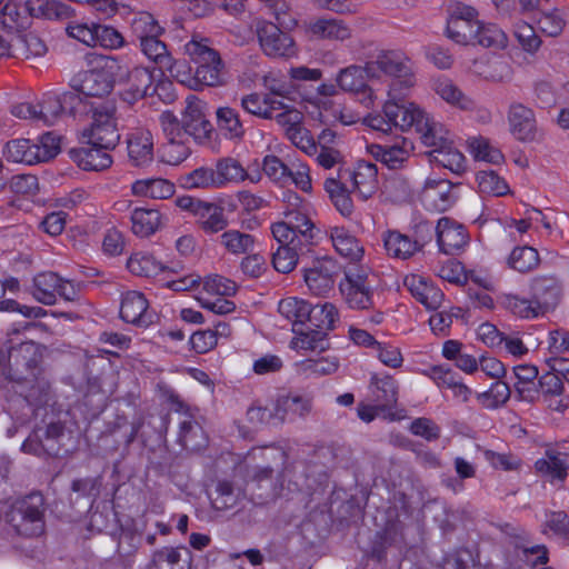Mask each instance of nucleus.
Instances as JSON below:
<instances>
[{
  "label": "nucleus",
  "instance_id": "f257e3e1",
  "mask_svg": "<svg viewBox=\"0 0 569 569\" xmlns=\"http://www.w3.org/2000/svg\"><path fill=\"white\" fill-rule=\"evenodd\" d=\"M0 518L9 532L27 538H39L46 531V501L32 492L3 503Z\"/></svg>",
  "mask_w": 569,
  "mask_h": 569
},
{
  "label": "nucleus",
  "instance_id": "f03ea898",
  "mask_svg": "<svg viewBox=\"0 0 569 569\" xmlns=\"http://www.w3.org/2000/svg\"><path fill=\"white\" fill-rule=\"evenodd\" d=\"M368 77L376 79L379 71L393 78L388 97L399 99L407 94L416 84V76L411 59L400 50H381L367 62Z\"/></svg>",
  "mask_w": 569,
  "mask_h": 569
},
{
  "label": "nucleus",
  "instance_id": "7ed1b4c3",
  "mask_svg": "<svg viewBox=\"0 0 569 569\" xmlns=\"http://www.w3.org/2000/svg\"><path fill=\"white\" fill-rule=\"evenodd\" d=\"M184 50L197 66L194 73L198 90L206 87H222L227 83L224 63L219 52L211 47L208 38L193 36L184 44Z\"/></svg>",
  "mask_w": 569,
  "mask_h": 569
},
{
  "label": "nucleus",
  "instance_id": "20e7f679",
  "mask_svg": "<svg viewBox=\"0 0 569 569\" xmlns=\"http://www.w3.org/2000/svg\"><path fill=\"white\" fill-rule=\"evenodd\" d=\"M60 152V137L53 132L43 133L37 140L14 139L6 144L4 156L8 161L37 164L54 158Z\"/></svg>",
  "mask_w": 569,
  "mask_h": 569
},
{
  "label": "nucleus",
  "instance_id": "39448f33",
  "mask_svg": "<svg viewBox=\"0 0 569 569\" xmlns=\"http://www.w3.org/2000/svg\"><path fill=\"white\" fill-rule=\"evenodd\" d=\"M340 292L355 310H367L375 307L373 281L367 267H351L345 271V279L339 283Z\"/></svg>",
  "mask_w": 569,
  "mask_h": 569
},
{
  "label": "nucleus",
  "instance_id": "423d86ee",
  "mask_svg": "<svg viewBox=\"0 0 569 569\" xmlns=\"http://www.w3.org/2000/svg\"><path fill=\"white\" fill-rule=\"evenodd\" d=\"M284 221L271 226V233L279 246H311L316 237V227L308 216L284 212Z\"/></svg>",
  "mask_w": 569,
  "mask_h": 569
},
{
  "label": "nucleus",
  "instance_id": "0eeeda50",
  "mask_svg": "<svg viewBox=\"0 0 569 569\" xmlns=\"http://www.w3.org/2000/svg\"><path fill=\"white\" fill-rule=\"evenodd\" d=\"M114 112L111 104L93 108L92 121L82 132V138L88 144L104 149H113L118 144L120 132Z\"/></svg>",
  "mask_w": 569,
  "mask_h": 569
},
{
  "label": "nucleus",
  "instance_id": "6e6552de",
  "mask_svg": "<svg viewBox=\"0 0 569 569\" xmlns=\"http://www.w3.org/2000/svg\"><path fill=\"white\" fill-rule=\"evenodd\" d=\"M37 107L38 122L51 126L66 114L76 116L82 112V98L74 91L47 92Z\"/></svg>",
  "mask_w": 569,
  "mask_h": 569
},
{
  "label": "nucleus",
  "instance_id": "1a4fd4ad",
  "mask_svg": "<svg viewBox=\"0 0 569 569\" xmlns=\"http://www.w3.org/2000/svg\"><path fill=\"white\" fill-rule=\"evenodd\" d=\"M480 21L479 13L473 7L457 2L449 9L447 36L458 44L470 46L476 39L475 33Z\"/></svg>",
  "mask_w": 569,
  "mask_h": 569
},
{
  "label": "nucleus",
  "instance_id": "9d476101",
  "mask_svg": "<svg viewBox=\"0 0 569 569\" xmlns=\"http://www.w3.org/2000/svg\"><path fill=\"white\" fill-rule=\"evenodd\" d=\"M240 107L249 114L261 119H281L288 117L296 122L298 112L286 104L278 96L271 93L251 92L240 98Z\"/></svg>",
  "mask_w": 569,
  "mask_h": 569
},
{
  "label": "nucleus",
  "instance_id": "9b49d317",
  "mask_svg": "<svg viewBox=\"0 0 569 569\" xmlns=\"http://www.w3.org/2000/svg\"><path fill=\"white\" fill-rule=\"evenodd\" d=\"M31 293L37 301L47 306L54 305L58 296L68 301L77 297L74 286L51 271L41 272L34 277Z\"/></svg>",
  "mask_w": 569,
  "mask_h": 569
},
{
  "label": "nucleus",
  "instance_id": "f8f14e48",
  "mask_svg": "<svg viewBox=\"0 0 569 569\" xmlns=\"http://www.w3.org/2000/svg\"><path fill=\"white\" fill-rule=\"evenodd\" d=\"M257 37L261 50L268 57L291 58L297 53L293 39L272 22H258Z\"/></svg>",
  "mask_w": 569,
  "mask_h": 569
},
{
  "label": "nucleus",
  "instance_id": "ddd939ff",
  "mask_svg": "<svg viewBox=\"0 0 569 569\" xmlns=\"http://www.w3.org/2000/svg\"><path fill=\"white\" fill-rule=\"evenodd\" d=\"M509 131L512 137L520 142H539L543 133L538 127L536 114L532 109L520 103L513 102L508 110Z\"/></svg>",
  "mask_w": 569,
  "mask_h": 569
},
{
  "label": "nucleus",
  "instance_id": "4468645a",
  "mask_svg": "<svg viewBox=\"0 0 569 569\" xmlns=\"http://www.w3.org/2000/svg\"><path fill=\"white\" fill-rule=\"evenodd\" d=\"M368 77L367 63L361 67L350 64L339 70L336 76V83L343 92L359 94V101L367 108L373 106L376 97L373 90L367 84Z\"/></svg>",
  "mask_w": 569,
  "mask_h": 569
},
{
  "label": "nucleus",
  "instance_id": "2eb2a0df",
  "mask_svg": "<svg viewBox=\"0 0 569 569\" xmlns=\"http://www.w3.org/2000/svg\"><path fill=\"white\" fill-rule=\"evenodd\" d=\"M420 198L427 210L443 212L455 204L458 194L449 180L430 177L425 182Z\"/></svg>",
  "mask_w": 569,
  "mask_h": 569
},
{
  "label": "nucleus",
  "instance_id": "dca6fc26",
  "mask_svg": "<svg viewBox=\"0 0 569 569\" xmlns=\"http://www.w3.org/2000/svg\"><path fill=\"white\" fill-rule=\"evenodd\" d=\"M181 120L189 136L198 143H204L210 139L213 127L206 116V103L190 96L186 99V108Z\"/></svg>",
  "mask_w": 569,
  "mask_h": 569
},
{
  "label": "nucleus",
  "instance_id": "f3484780",
  "mask_svg": "<svg viewBox=\"0 0 569 569\" xmlns=\"http://www.w3.org/2000/svg\"><path fill=\"white\" fill-rule=\"evenodd\" d=\"M400 99L389 97L383 106L386 117L389 118L393 128H398L401 131L415 128L418 131L420 122H423L428 114L416 103L399 102Z\"/></svg>",
  "mask_w": 569,
  "mask_h": 569
},
{
  "label": "nucleus",
  "instance_id": "a211bd4d",
  "mask_svg": "<svg viewBox=\"0 0 569 569\" xmlns=\"http://www.w3.org/2000/svg\"><path fill=\"white\" fill-rule=\"evenodd\" d=\"M339 268L331 259L313 262L305 271V282L316 296H326L333 290Z\"/></svg>",
  "mask_w": 569,
  "mask_h": 569
},
{
  "label": "nucleus",
  "instance_id": "6ab92c4d",
  "mask_svg": "<svg viewBox=\"0 0 569 569\" xmlns=\"http://www.w3.org/2000/svg\"><path fill=\"white\" fill-rule=\"evenodd\" d=\"M436 233L439 249L446 254L457 253L468 242L466 228L448 217L438 220Z\"/></svg>",
  "mask_w": 569,
  "mask_h": 569
},
{
  "label": "nucleus",
  "instance_id": "aec40b11",
  "mask_svg": "<svg viewBox=\"0 0 569 569\" xmlns=\"http://www.w3.org/2000/svg\"><path fill=\"white\" fill-rule=\"evenodd\" d=\"M345 174L361 200L371 198L379 189L378 169L373 163L359 161L353 170H347Z\"/></svg>",
  "mask_w": 569,
  "mask_h": 569
},
{
  "label": "nucleus",
  "instance_id": "412c9836",
  "mask_svg": "<svg viewBox=\"0 0 569 569\" xmlns=\"http://www.w3.org/2000/svg\"><path fill=\"white\" fill-rule=\"evenodd\" d=\"M531 297L541 316L553 309L561 297V286L555 277H537L531 282Z\"/></svg>",
  "mask_w": 569,
  "mask_h": 569
},
{
  "label": "nucleus",
  "instance_id": "4be33fe9",
  "mask_svg": "<svg viewBox=\"0 0 569 569\" xmlns=\"http://www.w3.org/2000/svg\"><path fill=\"white\" fill-rule=\"evenodd\" d=\"M405 287L413 298L429 310H437L441 307L445 295L432 282L419 274H408L403 280Z\"/></svg>",
  "mask_w": 569,
  "mask_h": 569
},
{
  "label": "nucleus",
  "instance_id": "5701e85b",
  "mask_svg": "<svg viewBox=\"0 0 569 569\" xmlns=\"http://www.w3.org/2000/svg\"><path fill=\"white\" fill-rule=\"evenodd\" d=\"M127 149L132 166H149L154 157L152 133L148 129H136L128 136Z\"/></svg>",
  "mask_w": 569,
  "mask_h": 569
},
{
  "label": "nucleus",
  "instance_id": "b1692460",
  "mask_svg": "<svg viewBox=\"0 0 569 569\" xmlns=\"http://www.w3.org/2000/svg\"><path fill=\"white\" fill-rule=\"evenodd\" d=\"M149 302L139 291H128L122 296L120 317L123 321L137 326H148L152 316L148 311Z\"/></svg>",
  "mask_w": 569,
  "mask_h": 569
},
{
  "label": "nucleus",
  "instance_id": "393cba45",
  "mask_svg": "<svg viewBox=\"0 0 569 569\" xmlns=\"http://www.w3.org/2000/svg\"><path fill=\"white\" fill-rule=\"evenodd\" d=\"M153 78L146 67H133L129 70L124 81L126 87L121 92L122 99L132 104L148 94Z\"/></svg>",
  "mask_w": 569,
  "mask_h": 569
},
{
  "label": "nucleus",
  "instance_id": "a878e982",
  "mask_svg": "<svg viewBox=\"0 0 569 569\" xmlns=\"http://www.w3.org/2000/svg\"><path fill=\"white\" fill-rule=\"evenodd\" d=\"M107 77L108 76H104L97 64H94L93 69L86 71L82 74L78 90L74 91L82 98V112L86 111L87 107L84 98H103L112 91L113 88Z\"/></svg>",
  "mask_w": 569,
  "mask_h": 569
},
{
  "label": "nucleus",
  "instance_id": "bb28decb",
  "mask_svg": "<svg viewBox=\"0 0 569 569\" xmlns=\"http://www.w3.org/2000/svg\"><path fill=\"white\" fill-rule=\"evenodd\" d=\"M196 223L206 234H214L228 227L224 208L218 203L204 201L194 217Z\"/></svg>",
  "mask_w": 569,
  "mask_h": 569
},
{
  "label": "nucleus",
  "instance_id": "cd10ccee",
  "mask_svg": "<svg viewBox=\"0 0 569 569\" xmlns=\"http://www.w3.org/2000/svg\"><path fill=\"white\" fill-rule=\"evenodd\" d=\"M131 192L136 197L164 200L174 194L176 186L164 178H144L132 182Z\"/></svg>",
  "mask_w": 569,
  "mask_h": 569
},
{
  "label": "nucleus",
  "instance_id": "c85d7f7f",
  "mask_svg": "<svg viewBox=\"0 0 569 569\" xmlns=\"http://www.w3.org/2000/svg\"><path fill=\"white\" fill-rule=\"evenodd\" d=\"M216 123L224 139L240 141L246 134L244 122L232 107L222 106L216 110Z\"/></svg>",
  "mask_w": 569,
  "mask_h": 569
},
{
  "label": "nucleus",
  "instance_id": "c756f323",
  "mask_svg": "<svg viewBox=\"0 0 569 569\" xmlns=\"http://www.w3.org/2000/svg\"><path fill=\"white\" fill-rule=\"evenodd\" d=\"M273 406V417L276 421L282 425L287 419L293 416L305 417L312 407L311 400L302 396H283L278 398Z\"/></svg>",
  "mask_w": 569,
  "mask_h": 569
},
{
  "label": "nucleus",
  "instance_id": "7c9ffc66",
  "mask_svg": "<svg viewBox=\"0 0 569 569\" xmlns=\"http://www.w3.org/2000/svg\"><path fill=\"white\" fill-rule=\"evenodd\" d=\"M535 468L539 475L551 482H562L567 478L569 469V456L562 452H547L538 459Z\"/></svg>",
  "mask_w": 569,
  "mask_h": 569
},
{
  "label": "nucleus",
  "instance_id": "2f4dec72",
  "mask_svg": "<svg viewBox=\"0 0 569 569\" xmlns=\"http://www.w3.org/2000/svg\"><path fill=\"white\" fill-rule=\"evenodd\" d=\"M308 31L316 38L332 41H345L351 37L350 27L339 19L320 18L308 24Z\"/></svg>",
  "mask_w": 569,
  "mask_h": 569
},
{
  "label": "nucleus",
  "instance_id": "473e14b6",
  "mask_svg": "<svg viewBox=\"0 0 569 569\" xmlns=\"http://www.w3.org/2000/svg\"><path fill=\"white\" fill-rule=\"evenodd\" d=\"M417 132L420 134L422 143L431 149L430 156L435 153V150L453 141V134L442 123L435 121L429 116L423 122H420Z\"/></svg>",
  "mask_w": 569,
  "mask_h": 569
},
{
  "label": "nucleus",
  "instance_id": "72a5a7b5",
  "mask_svg": "<svg viewBox=\"0 0 569 569\" xmlns=\"http://www.w3.org/2000/svg\"><path fill=\"white\" fill-rule=\"evenodd\" d=\"M219 244L227 253L239 257L253 252L257 238L238 229H224L219 237Z\"/></svg>",
  "mask_w": 569,
  "mask_h": 569
},
{
  "label": "nucleus",
  "instance_id": "f704fd0d",
  "mask_svg": "<svg viewBox=\"0 0 569 569\" xmlns=\"http://www.w3.org/2000/svg\"><path fill=\"white\" fill-rule=\"evenodd\" d=\"M383 244L390 257L402 260L409 259L422 248L416 240L397 230L385 232Z\"/></svg>",
  "mask_w": 569,
  "mask_h": 569
},
{
  "label": "nucleus",
  "instance_id": "c9c22d12",
  "mask_svg": "<svg viewBox=\"0 0 569 569\" xmlns=\"http://www.w3.org/2000/svg\"><path fill=\"white\" fill-rule=\"evenodd\" d=\"M370 390L379 409L392 407L398 399V385L390 375H372Z\"/></svg>",
  "mask_w": 569,
  "mask_h": 569
},
{
  "label": "nucleus",
  "instance_id": "e433bc0d",
  "mask_svg": "<svg viewBox=\"0 0 569 569\" xmlns=\"http://www.w3.org/2000/svg\"><path fill=\"white\" fill-rule=\"evenodd\" d=\"M46 51V44L34 33L11 34L10 57L29 59L32 57H41Z\"/></svg>",
  "mask_w": 569,
  "mask_h": 569
},
{
  "label": "nucleus",
  "instance_id": "4c0bfd02",
  "mask_svg": "<svg viewBox=\"0 0 569 569\" xmlns=\"http://www.w3.org/2000/svg\"><path fill=\"white\" fill-rule=\"evenodd\" d=\"M108 150L89 144V147L74 151L73 159L83 170L101 171L109 168L112 163V158Z\"/></svg>",
  "mask_w": 569,
  "mask_h": 569
},
{
  "label": "nucleus",
  "instance_id": "58836bf2",
  "mask_svg": "<svg viewBox=\"0 0 569 569\" xmlns=\"http://www.w3.org/2000/svg\"><path fill=\"white\" fill-rule=\"evenodd\" d=\"M330 239L336 251L350 261H360L363 257V248L358 240L342 227H332L329 230Z\"/></svg>",
  "mask_w": 569,
  "mask_h": 569
},
{
  "label": "nucleus",
  "instance_id": "ea45409f",
  "mask_svg": "<svg viewBox=\"0 0 569 569\" xmlns=\"http://www.w3.org/2000/svg\"><path fill=\"white\" fill-rule=\"evenodd\" d=\"M516 378L515 389L518 398L523 401L532 402L536 400L539 391L535 388V380L538 377V369L531 365H518L513 367Z\"/></svg>",
  "mask_w": 569,
  "mask_h": 569
},
{
  "label": "nucleus",
  "instance_id": "a19ab883",
  "mask_svg": "<svg viewBox=\"0 0 569 569\" xmlns=\"http://www.w3.org/2000/svg\"><path fill=\"white\" fill-rule=\"evenodd\" d=\"M531 20L538 30L547 37L560 36L567 23L566 13L559 8H546L531 16Z\"/></svg>",
  "mask_w": 569,
  "mask_h": 569
},
{
  "label": "nucleus",
  "instance_id": "79ce46f5",
  "mask_svg": "<svg viewBox=\"0 0 569 569\" xmlns=\"http://www.w3.org/2000/svg\"><path fill=\"white\" fill-rule=\"evenodd\" d=\"M339 359L336 356L306 359L295 363L296 371L306 378L332 375L339 369Z\"/></svg>",
  "mask_w": 569,
  "mask_h": 569
},
{
  "label": "nucleus",
  "instance_id": "37998d69",
  "mask_svg": "<svg viewBox=\"0 0 569 569\" xmlns=\"http://www.w3.org/2000/svg\"><path fill=\"white\" fill-rule=\"evenodd\" d=\"M279 313L293 326L303 325L312 320V307L309 302L297 297H288L280 300Z\"/></svg>",
  "mask_w": 569,
  "mask_h": 569
},
{
  "label": "nucleus",
  "instance_id": "c03bdc74",
  "mask_svg": "<svg viewBox=\"0 0 569 569\" xmlns=\"http://www.w3.org/2000/svg\"><path fill=\"white\" fill-rule=\"evenodd\" d=\"M412 150L411 141L402 139L401 143L392 146H372V154L387 167L395 169L406 161Z\"/></svg>",
  "mask_w": 569,
  "mask_h": 569
},
{
  "label": "nucleus",
  "instance_id": "a18cd8bd",
  "mask_svg": "<svg viewBox=\"0 0 569 569\" xmlns=\"http://www.w3.org/2000/svg\"><path fill=\"white\" fill-rule=\"evenodd\" d=\"M216 184L218 188L230 183H239L248 178L247 170L234 158L219 159L214 166Z\"/></svg>",
  "mask_w": 569,
  "mask_h": 569
},
{
  "label": "nucleus",
  "instance_id": "49530a36",
  "mask_svg": "<svg viewBox=\"0 0 569 569\" xmlns=\"http://www.w3.org/2000/svg\"><path fill=\"white\" fill-rule=\"evenodd\" d=\"M131 224L134 234L141 238L149 237L161 226V214L157 209L136 208L131 212Z\"/></svg>",
  "mask_w": 569,
  "mask_h": 569
},
{
  "label": "nucleus",
  "instance_id": "de8ad7c7",
  "mask_svg": "<svg viewBox=\"0 0 569 569\" xmlns=\"http://www.w3.org/2000/svg\"><path fill=\"white\" fill-rule=\"evenodd\" d=\"M436 93L446 102L462 110L475 108V101L467 97L450 79L439 78L433 83Z\"/></svg>",
  "mask_w": 569,
  "mask_h": 569
},
{
  "label": "nucleus",
  "instance_id": "09e8293b",
  "mask_svg": "<svg viewBox=\"0 0 569 569\" xmlns=\"http://www.w3.org/2000/svg\"><path fill=\"white\" fill-rule=\"evenodd\" d=\"M127 268L132 274L146 278L154 277L167 269L153 254L144 251L132 253L127 261Z\"/></svg>",
  "mask_w": 569,
  "mask_h": 569
},
{
  "label": "nucleus",
  "instance_id": "8fccbe9b",
  "mask_svg": "<svg viewBox=\"0 0 569 569\" xmlns=\"http://www.w3.org/2000/svg\"><path fill=\"white\" fill-rule=\"evenodd\" d=\"M500 305L513 316L521 319H535L541 316L532 299L519 297L512 293H505L499 297Z\"/></svg>",
  "mask_w": 569,
  "mask_h": 569
},
{
  "label": "nucleus",
  "instance_id": "3c124183",
  "mask_svg": "<svg viewBox=\"0 0 569 569\" xmlns=\"http://www.w3.org/2000/svg\"><path fill=\"white\" fill-rule=\"evenodd\" d=\"M475 36L476 39L470 46L502 49L508 42L506 33L497 24L490 22L480 21Z\"/></svg>",
  "mask_w": 569,
  "mask_h": 569
},
{
  "label": "nucleus",
  "instance_id": "603ef678",
  "mask_svg": "<svg viewBox=\"0 0 569 569\" xmlns=\"http://www.w3.org/2000/svg\"><path fill=\"white\" fill-rule=\"evenodd\" d=\"M430 157L433 162L455 173H460L466 169V158L455 146V141H451L441 149L435 150V153Z\"/></svg>",
  "mask_w": 569,
  "mask_h": 569
},
{
  "label": "nucleus",
  "instance_id": "864d4df0",
  "mask_svg": "<svg viewBox=\"0 0 569 569\" xmlns=\"http://www.w3.org/2000/svg\"><path fill=\"white\" fill-rule=\"evenodd\" d=\"M179 440L183 447L192 450L204 447L207 442L202 427L190 416L179 425Z\"/></svg>",
  "mask_w": 569,
  "mask_h": 569
},
{
  "label": "nucleus",
  "instance_id": "5fc2aeb1",
  "mask_svg": "<svg viewBox=\"0 0 569 569\" xmlns=\"http://www.w3.org/2000/svg\"><path fill=\"white\" fill-rule=\"evenodd\" d=\"M513 36L521 50L530 57H535L542 46V40L537 34L536 29L526 21L515 23Z\"/></svg>",
  "mask_w": 569,
  "mask_h": 569
},
{
  "label": "nucleus",
  "instance_id": "6e6d98bb",
  "mask_svg": "<svg viewBox=\"0 0 569 569\" xmlns=\"http://www.w3.org/2000/svg\"><path fill=\"white\" fill-rule=\"evenodd\" d=\"M96 64L104 76H108L112 88L116 82L122 83L130 70L124 59L116 56H99L96 58Z\"/></svg>",
  "mask_w": 569,
  "mask_h": 569
},
{
  "label": "nucleus",
  "instance_id": "4d7b16f0",
  "mask_svg": "<svg viewBox=\"0 0 569 569\" xmlns=\"http://www.w3.org/2000/svg\"><path fill=\"white\" fill-rule=\"evenodd\" d=\"M139 46L146 58L157 64L160 70H162L163 67L170 66L172 57L166 43L159 40V36L149 37L140 41Z\"/></svg>",
  "mask_w": 569,
  "mask_h": 569
},
{
  "label": "nucleus",
  "instance_id": "13d9d810",
  "mask_svg": "<svg viewBox=\"0 0 569 569\" xmlns=\"http://www.w3.org/2000/svg\"><path fill=\"white\" fill-rule=\"evenodd\" d=\"M130 29L139 42L149 37L160 36L163 32V28L154 17L147 11H141L133 16L130 22Z\"/></svg>",
  "mask_w": 569,
  "mask_h": 569
},
{
  "label": "nucleus",
  "instance_id": "bf43d9fd",
  "mask_svg": "<svg viewBox=\"0 0 569 569\" xmlns=\"http://www.w3.org/2000/svg\"><path fill=\"white\" fill-rule=\"evenodd\" d=\"M290 341V347L297 351H323L328 348L326 336L320 330H309L306 332H297Z\"/></svg>",
  "mask_w": 569,
  "mask_h": 569
},
{
  "label": "nucleus",
  "instance_id": "052dcab7",
  "mask_svg": "<svg viewBox=\"0 0 569 569\" xmlns=\"http://www.w3.org/2000/svg\"><path fill=\"white\" fill-rule=\"evenodd\" d=\"M310 246H279L272 254L274 269L282 273L292 271L298 262L299 254L308 250Z\"/></svg>",
  "mask_w": 569,
  "mask_h": 569
},
{
  "label": "nucleus",
  "instance_id": "680f3d73",
  "mask_svg": "<svg viewBox=\"0 0 569 569\" xmlns=\"http://www.w3.org/2000/svg\"><path fill=\"white\" fill-rule=\"evenodd\" d=\"M210 500L216 510L224 511L237 506L239 492L234 490L230 481L219 480L210 493Z\"/></svg>",
  "mask_w": 569,
  "mask_h": 569
},
{
  "label": "nucleus",
  "instance_id": "e2e57ef3",
  "mask_svg": "<svg viewBox=\"0 0 569 569\" xmlns=\"http://www.w3.org/2000/svg\"><path fill=\"white\" fill-rule=\"evenodd\" d=\"M543 533H551L561 541L569 543V517L565 511H547L542 525Z\"/></svg>",
  "mask_w": 569,
  "mask_h": 569
},
{
  "label": "nucleus",
  "instance_id": "0e129e2a",
  "mask_svg": "<svg viewBox=\"0 0 569 569\" xmlns=\"http://www.w3.org/2000/svg\"><path fill=\"white\" fill-rule=\"evenodd\" d=\"M325 189L335 204L336 209L343 216L350 217L353 211V202L349 196V191L336 179H327Z\"/></svg>",
  "mask_w": 569,
  "mask_h": 569
},
{
  "label": "nucleus",
  "instance_id": "69168bd1",
  "mask_svg": "<svg viewBox=\"0 0 569 569\" xmlns=\"http://www.w3.org/2000/svg\"><path fill=\"white\" fill-rule=\"evenodd\" d=\"M24 11L30 16L46 19H58L66 14V6L57 0H28Z\"/></svg>",
  "mask_w": 569,
  "mask_h": 569
},
{
  "label": "nucleus",
  "instance_id": "338daca9",
  "mask_svg": "<svg viewBox=\"0 0 569 569\" xmlns=\"http://www.w3.org/2000/svg\"><path fill=\"white\" fill-rule=\"evenodd\" d=\"M539 263L538 251L528 246L517 247L509 256L508 264L519 272H528Z\"/></svg>",
  "mask_w": 569,
  "mask_h": 569
},
{
  "label": "nucleus",
  "instance_id": "774afa93",
  "mask_svg": "<svg viewBox=\"0 0 569 569\" xmlns=\"http://www.w3.org/2000/svg\"><path fill=\"white\" fill-rule=\"evenodd\" d=\"M181 548L163 547L152 553L151 560L148 563L149 569H182Z\"/></svg>",
  "mask_w": 569,
  "mask_h": 569
}]
</instances>
